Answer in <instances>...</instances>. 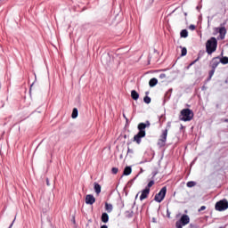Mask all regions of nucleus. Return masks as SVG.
Returning <instances> with one entry per match:
<instances>
[{
  "mask_svg": "<svg viewBox=\"0 0 228 228\" xmlns=\"http://www.w3.org/2000/svg\"><path fill=\"white\" fill-rule=\"evenodd\" d=\"M215 70L216 69H212L210 71H209V78L211 79L213 77V76L215 75Z\"/></svg>",
  "mask_w": 228,
  "mask_h": 228,
  "instance_id": "28",
  "label": "nucleus"
},
{
  "mask_svg": "<svg viewBox=\"0 0 228 228\" xmlns=\"http://www.w3.org/2000/svg\"><path fill=\"white\" fill-rule=\"evenodd\" d=\"M101 228H108V225L103 224L102 226H101Z\"/></svg>",
  "mask_w": 228,
  "mask_h": 228,
  "instance_id": "34",
  "label": "nucleus"
},
{
  "mask_svg": "<svg viewBox=\"0 0 228 228\" xmlns=\"http://www.w3.org/2000/svg\"><path fill=\"white\" fill-rule=\"evenodd\" d=\"M46 184L49 186V178H46Z\"/></svg>",
  "mask_w": 228,
  "mask_h": 228,
  "instance_id": "33",
  "label": "nucleus"
},
{
  "mask_svg": "<svg viewBox=\"0 0 228 228\" xmlns=\"http://www.w3.org/2000/svg\"><path fill=\"white\" fill-rule=\"evenodd\" d=\"M190 224V216L183 215L179 221L175 223L176 228H183V225H188Z\"/></svg>",
  "mask_w": 228,
  "mask_h": 228,
  "instance_id": "6",
  "label": "nucleus"
},
{
  "mask_svg": "<svg viewBox=\"0 0 228 228\" xmlns=\"http://www.w3.org/2000/svg\"><path fill=\"white\" fill-rule=\"evenodd\" d=\"M219 62L222 63L223 65H227L228 63V57H223L219 60Z\"/></svg>",
  "mask_w": 228,
  "mask_h": 228,
  "instance_id": "20",
  "label": "nucleus"
},
{
  "mask_svg": "<svg viewBox=\"0 0 228 228\" xmlns=\"http://www.w3.org/2000/svg\"><path fill=\"white\" fill-rule=\"evenodd\" d=\"M13 225V223H12L8 228H12V226Z\"/></svg>",
  "mask_w": 228,
  "mask_h": 228,
  "instance_id": "37",
  "label": "nucleus"
},
{
  "mask_svg": "<svg viewBox=\"0 0 228 228\" xmlns=\"http://www.w3.org/2000/svg\"><path fill=\"white\" fill-rule=\"evenodd\" d=\"M167 136H168V129H165L162 131V134L158 141V145L159 147H165V144L167 143Z\"/></svg>",
  "mask_w": 228,
  "mask_h": 228,
  "instance_id": "7",
  "label": "nucleus"
},
{
  "mask_svg": "<svg viewBox=\"0 0 228 228\" xmlns=\"http://www.w3.org/2000/svg\"><path fill=\"white\" fill-rule=\"evenodd\" d=\"M105 211H107V213H111V211H113V205L106 202L105 203Z\"/></svg>",
  "mask_w": 228,
  "mask_h": 228,
  "instance_id": "15",
  "label": "nucleus"
},
{
  "mask_svg": "<svg viewBox=\"0 0 228 228\" xmlns=\"http://www.w3.org/2000/svg\"><path fill=\"white\" fill-rule=\"evenodd\" d=\"M206 209V206H201L199 211H204Z\"/></svg>",
  "mask_w": 228,
  "mask_h": 228,
  "instance_id": "31",
  "label": "nucleus"
},
{
  "mask_svg": "<svg viewBox=\"0 0 228 228\" xmlns=\"http://www.w3.org/2000/svg\"><path fill=\"white\" fill-rule=\"evenodd\" d=\"M186 54H188V50L186 47H183L181 56H186Z\"/></svg>",
  "mask_w": 228,
  "mask_h": 228,
  "instance_id": "24",
  "label": "nucleus"
},
{
  "mask_svg": "<svg viewBox=\"0 0 228 228\" xmlns=\"http://www.w3.org/2000/svg\"><path fill=\"white\" fill-rule=\"evenodd\" d=\"M111 172L114 175H117L118 174V167H112Z\"/></svg>",
  "mask_w": 228,
  "mask_h": 228,
  "instance_id": "27",
  "label": "nucleus"
},
{
  "mask_svg": "<svg viewBox=\"0 0 228 228\" xmlns=\"http://www.w3.org/2000/svg\"><path fill=\"white\" fill-rule=\"evenodd\" d=\"M224 122H228V119H224Z\"/></svg>",
  "mask_w": 228,
  "mask_h": 228,
  "instance_id": "38",
  "label": "nucleus"
},
{
  "mask_svg": "<svg viewBox=\"0 0 228 228\" xmlns=\"http://www.w3.org/2000/svg\"><path fill=\"white\" fill-rule=\"evenodd\" d=\"M152 186H154V181L151 180L148 183L147 186L145 187V189L151 190V188H152Z\"/></svg>",
  "mask_w": 228,
  "mask_h": 228,
  "instance_id": "22",
  "label": "nucleus"
},
{
  "mask_svg": "<svg viewBox=\"0 0 228 228\" xmlns=\"http://www.w3.org/2000/svg\"><path fill=\"white\" fill-rule=\"evenodd\" d=\"M165 77H167V75H166V74L161 73V74L159 75V78H160V79H165Z\"/></svg>",
  "mask_w": 228,
  "mask_h": 228,
  "instance_id": "30",
  "label": "nucleus"
},
{
  "mask_svg": "<svg viewBox=\"0 0 228 228\" xmlns=\"http://www.w3.org/2000/svg\"><path fill=\"white\" fill-rule=\"evenodd\" d=\"M94 191L96 195H99L101 193V184L94 183Z\"/></svg>",
  "mask_w": 228,
  "mask_h": 228,
  "instance_id": "16",
  "label": "nucleus"
},
{
  "mask_svg": "<svg viewBox=\"0 0 228 228\" xmlns=\"http://www.w3.org/2000/svg\"><path fill=\"white\" fill-rule=\"evenodd\" d=\"M216 47H218V41L216 37H211L206 43V51L208 54H213L215 51H216Z\"/></svg>",
  "mask_w": 228,
  "mask_h": 228,
  "instance_id": "2",
  "label": "nucleus"
},
{
  "mask_svg": "<svg viewBox=\"0 0 228 228\" xmlns=\"http://www.w3.org/2000/svg\"><path fill=\"white\" fill-rule=\"evenodd\" d=\"M195 25H190L189 26V29H191V31H195Z\"/></svg>",
  "mask_w": 228,
  "mask_h": 228,
  "instance_id": "29",
  "label": "nucleus"
},
{
  "mask_svg": "<svg viewBox=\"0 0 228 228\" xmlns=\"http://www.w3.org/2000/svg\"><path fill=\"white\" fill-rule=\"evenodd\" d=\"M227 33V29H225V27L219 28V34L220 38L224 40L225 38V34Z\"/></svg>",
  "mask_w": 228,
  "mask_h": 228,
  "instance_id": "11",
  "label": "nucleus"
},
{
  "mask_svg": "<svg viewBox=\"0 0 228 228\" xmlns=\"http://www.w3.org/2000/svg\"><path fill=\"white\" fill-rule=\"evenodd\" d=\"M131 97L134 99V101H138V99H140V94L135 90H133L131 92Z\"/></svg>",
  "mask_w": 228,
  "mask_h": 228,
  "instance_id": "13",
  "label": "nucleus"
},
{
  "mask_svg": "<svg viewBox=\"0 0 228 228\" xmlns=\"http://www.w3.org/2000/svg\"><path fill=\"white\" fill-rule=\"evenodd\" d=\"M72 118H77V109L74 108L72 114H71Z\"/></svg>",
  "mask_w": 228,
  "mask_h": 228,
  "instance_id": "21",
  "label": "nucleus"
},
{
  "mask_svg": "<svg viewBox=\"0 0 228 228\" xmlns=\"http://www.w3.org/2000/svg\"><path fill=\"white\" fill-rule=\"evenodd\" d=\"M216 211H225L228 209V201L227 200H221L216 203Z\"/></svg>",
  "mask_w": 228,
  "mask_h": 228,
  "instance_id": "5",
  "label": "nucleus"
},
{
  "mask_svg": "<svg viewBox=\"0 0 228 228\" xmlns=\"http://www.w3.org/2000/svg\"><path fill=\"white\" fill-rule=\"evenodd\" d=\"M167 195V186L162 187V190L159 191L154 197L156 202H163Z\"/></svg>",
  "mask_w": 228,
  "mask_h": 228,
  "instance_id": "4",
  "label": "nucleus"
},
{
  "mask_svg": "<svg viewBox=\"0 0 228 228\" xmlns=\"http://www.w3.org/2000/svg\"><path fill=\"white\" fill-rule=\"evenodd\" d=\"M86 204H89V206L95 204V197H94L92 194H87L86 196Z\"/></svg>",
  "mask_w": 228,
  "mask_h": 228,
  "instance_id": "9",
  "label": "nucleus"
},
{
  "mask_svg": "<svg viewBox=\"0 0 228 228\" xmlns=\"http://www.w3.org/2000/svg\"><path fill=\"white\" fill-rule=\"evenodd\" d=\"M129 153H133V150H131V148H128V150H127V154H129Z\"/></svg>",
  "mask_w": 228,
  "mask_h": 228,
  "instance_id": "32",
  "label": "nucleus"
},
{
  "mask_svg": "<svg viewBox=\"0 0 228 228\" xmlns=\"http://www.w3.org/2000/svg\"><path fill=\"white\" fill-rule=\"evenodd\" d=\"M109 221H110V216H108V213H102V222H103V224H108Z\"/></svg>",
  "mask_w": 228,
  "mask_h": 228,
  "instance_id": "12",
  "label": "nucleus"
},
{
  "mask_svg": "<svg viewBox=\"0 0 228 228\" xmlns=\"http://www.w3.org/2000/svg\"><path fill=\"white\" fill-rule=\"evenodd\" d=\"M149 193H151V189H144L142 191V194L140 196V200H145L149 197Z\"/></svg>",
  "mask_w": 228,
  "mask_h": 228,
  "instance_id": "10",
  "label": "nucleus"
},
{
  "mask_svg": "<svg viewBox=\"0 0 228 228\" xmlns=\"http://www.w3.org/2000/svg\"><path fill=\"white\" fill-rule=\"evenodd\" d=\"M143 101H144V102H145L146 104H151V97L145 96V97L143 98Z\"/></svg>",
  "mask_w": 228,
  "mask_h": 228,
  "instance_id": "26",
  "label": "nucleus"
},
{
  "mask_svg": "<svg viewBox=\"0 0 228 228\" xmlns=\"http://www.w3.org/2000/svg\"><path fill=\"white\" fill-rule=\"evenodd\" d=\"M199 60H200V57H198L195 61H193L192 62H191L189 64V66L187 67V69H190V67H192V65H195V63H197V61H199Z\"/></svg>",
  "mask_w": 228,
  "mask_h": 228,
  "instance_id": "25",
  "label": "nucleus"
},
{
  "mask_svg": "<svg viewBox=\"0 0 228 228\" xmlns=\"http://www.w3.org/2000/svg\"><path fill=\"white\" fill-rule=\"evenodd\" d=\"M182 38H188V30L183 29L180 33Z\"/></svg>",
  "mask_w": 228,
  "mask_h": 228,
  "instance_id": "19",
  "label": "nucleus"
},
{
  "mask_svg": "<svg viewBox=\"0 0 228 228\" xmlns=\"http://www.w3.org/2000/svg\"><path fill=\"white\" fill-rule=\"evenodd\" d=\"M193 119V110L190 109H183L180 112V120L183 122H190Z\"/></svg>",
  "mask_w": 228,
  "mask_h": 228,
  "instance_id": "3",
  "label": "nucleus"
},
{
  "mask_svg": "<svg viewBox=\"0 0 228 228\" xmlns=\"http://www.w3.org/2000/svg\"><path fill=\"white\" fill-rule=\"evenodd\" d=\"M131 172H133L131 167H126L123 171V175H131Z\"/></svg>",
  "mask_w": 228,
  "mask_h": 228,
  "instance_id": "14",
  "label": "nucleus"
},
{
  "mask_svg": "<svg viewBox=\"0 0 228 228\" xmlns=\"http://www.w3.org/2000/svg\"><path fill=\"white\" fill-rule=\"evenodd\" d=\"M197 184V183L191 181L187 183V187L188 188H193V186H195Z\"/></svg>",
  "mask_w": 228,
  "mask_h": 228,
  "instance_id": "23",
  "label": "nucleus"
},
{
  "mask_svg": "<svg viewBox=\"0 0 228 228\" xmlns=\"http://www.w3.org/2000/svg\"><path fill=\"white\" fill-rule=\"evenodd\" d=\"M124 118H126V120H127V118L126 117V114H123Z\"/></svg>",
  "mask_w": 228,
  "mask_h": 228,
  "instance_id": "36",
  "label": "nucleus"
},
{
  "mask_svg": "<svg viewBox=\"0 0 228 228\" xmlns=\"http://www.w3.org/2000/svg\"><path fill=\"white\" fill-rule=\"evenodd\" d=\"M158 85V79L157 78H151L150 81H149V86L153 87V86H156Z\"/></svg>",
  "mask_w": 228,
  "mask_h": 228,
  "instance_id": "17",
  "label": "nucleus"
},
{
  "mask_svg": "<svg viewBox=\"0 0 228 228\" xmlns=\"http://www.w3.org/2000/svg\"><path fill=\"white\" fill-rule=\"evenodd\" d=\"M108 58H110V55H102V59H101V61L102 63H103V65H108Z\"/></svg>",
  "mask_w": 228,
  "mask_h": 228,
  "instance_id": "18",
  "label": "nucleus"
},
{
  "mask_svg": "<svg viewBox=\"0 0 228 228\" xmlns=\"http://www.w3.org/2000/svg\"><path fill=\"white\" fill-rule=\"evenodd\" d=\"M210 67L211 69H216V67H218V65H220V58L218 57H214L211 61H210Z\"/></svg>",
  "mask_w": 228,
  "mask_h": 228,
  "instance_id": "8",
  "label": "nucleus"
},
{
  "mask_svg": "<svg viewBox=\"0 0 228 228\" xmlns=\"http://www.w3.org/2000/svg\"><path fill=\"white\" fill-rule=\"evenodd\" d=\"M151 127V121L147 120L145 123H139L137 126L138 133L134 136L133 142H135L138 145L142 143V138H145V128Z\"/></svg>",
  "mask_w": 228,
  "mask_h": 228,
  "instance_id": "1",
  "label": "nucleus"
},
{
  "mask_svg": "<svg viewBox=\"0 0 228 228\" xmlns=\"http://www.w3.org/2000/svg\"><path fill=\"white\" fill-rule=\"evenodd\" d=\"M167 217L170 218V213L167 210Z\"/></svg>",
  "mask_w": 228,
  "mask_h": 228,
  "instance_id": "35",
  "label": "nucleus"
}]
</instances>
